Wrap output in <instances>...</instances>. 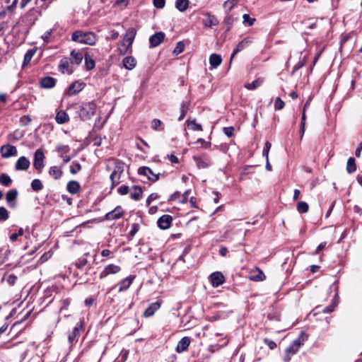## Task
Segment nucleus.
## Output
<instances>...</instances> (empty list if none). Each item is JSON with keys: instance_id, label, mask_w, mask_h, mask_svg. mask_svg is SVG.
Instances as JSON below:
<instances>
[{"instance_id": "obj_55", "label": "nucleus", "mask_w": 362, "mask_h": 362, "mask_svg": "<svg viewBox=\"0 0 362 362\" xmlns=\"http://www.w3.org/2000/svg\"><path fill=\"white\" fill-rule=\"evenodd\" d=\"M223 132L228 137H232L233 136L234 127H227L223 128Z\"/></svg>"}, {"instance_id": "obj_13", "label": "nucleus", "mask_w": 362, "mask_h": 362, "mask_svg": "<svg viewBox=\"0 0 362 362\" xmlns=\"http://www.w3.org/2000/svg\"><path fill=\"white\" fill-rule=\"evenodd\" d=\"M209 281L214 287H218L224 282V276L220 272H215L209 276Z\"/></svg>"}, {"instance_id": "obj_26", "label": "nucleus", "mask_w": 362, "mask_h": 362, "mask_svg": "<svg viewBox=\"0 0 362 362\" xmlns=\"http://www.w3.org/2000/svg\"><path fill=\"white\" fill-rule=\"evenodd\" d=\"M83 325L81 322L80 325L74 327L72 332L69 334L68 339L70 344H73L78 340V337L80 334V329H81Z\"/></svg>"}, {"instance_id": "obj_62", "label": "nucleus", "mask_w": 362, "mask_h": 362, "mask_svg": "<svg viewBox=\"0 0 362 362\" xmlns=\"http://www.w3.org/2000/svg\"><path fill=\"white\" fill-rule=\"evenodd\" d=\"M304 64H305L304 59L303 61L298 62V63L294 66L292 74H293L296 71H297L298 69L302 68L304 66Z\"/></svg>"}, {"instance_id": "obj_31", "label": "nucleus", "mask_w": 362, "mask_h": 362, "mask_svg": "<svg viewBox=\"0 0 362 362\" xmlns=\"http://www.w3.org/2000/svg\"><path fill=\"white\" fill-rule=\"evenodd\" d=\"M136 64V61L133 57H127L123 59V65L127 69H133Z\"/></svg>"}, {"instance_id": "obj_3", "label": "nucleus", "mask_w": 362, "mask_h": 362, "mask_svg": "<svg viewBox=\"0 0 362 362\" xmlns=\"http://www.w3.org/2000/svg\"><path fill=\"white\" fill-rule=\"evenodd\" d=\"M96 109V105L94 102L83 103L80 107L78 115L81 119L87 120L94 115Z\"/></svg>"}, {"instance_id": "obj_10", "label": "nucleus", "mask_w": 362, "mask_h": 362, "mask_svg": "<svg viewBox=\"0 0 362 362\" xmlns=\"http://www.w3.org/2000/svg\"><path fill=\"white\" fill-rule=\"evenodd\" d=\"M30 165V160L25 156H21L15 163V170L17 171H25Z\"/></svg>"}, {"instance_id": "obj_53", "label": "nucleus", "mask_w": 362, "mask_h": 362, "mask_svg": "<svg viewBox=\"0 0 362 362\" xmlns=\"http://www.w3.org/2000/svg\"><path fill=\"white\" fill-rule=\"evenodd\" d=\"M23 233H24V230L22 228H19L18 232L17 233H13L11 236H10V239L12 240V241H16L17 239H18V236H21L23 235Z\"/></svg>"}, {"instance_id": "obj_4", "label": "nucleus", "mask_w": 362, "mask_h": 362, "mask_svg": "<svg viewBox=\"0 0 362 362\" xmlns=\"http://www.w3.org/2000/svg\"><path fill=\"white\" fill-rule=\"evenodd\" d=\"M45 156L43 151L40 148L37 149L34 155L33 167L39 173H41L42 168L45 167Z\"/></svg>"}, {"instance_id": "obj_59", "label": "nucleus", "mask_w": 362, "mask_h": 362, "mask_svg": "<svg viewBox=\"0 0 362 362\" xmlns=\"http://www.w3.org/2000/svg\"><path fill=\"white\" fill-rule=\"evenodd\" d=\"M162 124V122L158 119H154L151 122V127L154 130H157L158 128Z\"/></svg>"}, {"instance_id": "obj_43", "label": "nucleus", "mask_w": 362, "mask_h": 362, "mask_svg": "<svg viewBox=\"0 0 362 362\" xmlns=\"http://www.w3.org/2000/svg\"><path fill=\"white\" fill-rule=\"evenodd\" d=\"M189 102H183L180 107V115L178 118L179 120H182L185 117L188 110H189Z\"/></svg>"}, {"instance_id": "obj_51", "label": "nucleus", "mask_w": 362, "mask_h": 362, "mask_svg": "<svg viewBox=\"0 0 362 362\" xmlns=\"http://www.w3.org/2000/svg\"><path fill=\"white\" fill-rule=\"evenodd\" d=\"M153 4L156 8L161 9L165 5V0H153Z\"/></svg>"}, {"instance_id": "obj_45", "label": "nucleus", "mask_w": 362, "mask_h": 362, "mask_svg": "<svg viewBox=\"0 0 362 362\" xmlns=\"http://www.w3.org/2000/svg\"><path fill=\"white\" fill-rule=\"evenodd\" d=\"M81 169V165L77 162H72L70 166V173L71 174H76Z\"/></svg>"}, {"instance_id": "obj_52", "label": "nucleus", "mask_w": 362, "mask_h": 362, "mask_svg": "<svg viewBox=\"0 0 362 362\" xmlns=\"http://www.w3.org/2000/svg\"><path fill=\"white\" fill-rule=\"evenodd\" d=\"M271 147H272L271 143L269 141H267L265 144V147L264 148L263 152H262L263 156L265 157L266 158H268V157H269V152Z\"/></svg>"}, {"instance_id": "obj_2", "label": "nucleus", "mask_w": 362, "mask_h": 362, "mask_svg": "<svg viewBox=\"0 0 362 362\" xmlns=\"http://www.w3.org/2000/svg\"><path fill=\"white\" fill-rule=\"evenodd\" d=\"M71 40L78 43L93 45L97 38L96 35L92 32L76 30L72 33Z\"/></svg>"}, {"instance_id": "obj_50", "label": "nucleus", "mask_w": 362, "mask_h": 362, "mask_svg": "<svg viewBox=\"0 0 362 362\" xmlns=\"http://www.w3.org/2000/svg\"><path fill=\"white\" fill-rule=\"evenodd\" d=\"M243 23H247L249 25H252L254 24V22L255 21V18H250V16L246 13L243 16Z\"/></svg>"}, {"instance_id": "obj_58", "label": "nucleus", "mask_w": 362, "mask_h": 362, "mask_svg": "<svg viewBox=\"0 0 362 362\" xmlns=\"http://www.w3.org/2000/svg\"><path fill=\"white\" fill-rule=\"evenodd\" d=\"M16 281L17 276L14 274H10L6 279V281L10 286H13L16 284Z\"/></svg>"}, {"instance_id": "obj_15", "label": "nucleus", "mask_w": 362, "mask_h": 362, "mask_svg": "<svg viewBox=\"0 0 362 362\" xmlns=\"http://www.w3.org/2000/svg\"><path fill=\"white\" fill-rule=\"evenodd\" d=\"M123 214L122 208L120 206H117L112 211L105 214V219L107 221H113L119 218Z\"/></svg>"}, {"instance_id": "obj_37", "label": "nucleus", "mask_w": 362, "mask_h": 362, "mask_svg": "<svg viewBox=\"0 0 362 362\" xmlns=\"http://www.w3.org/2000/svg\"><path fill=\"white\" fill-rule=\"evenodd\" d=\"M187 126L189 128L192 129L193 131H202V127L201 124H198L196 122V119H189L187 120Z\"/></svg>"}, {"instance_id": "obj_30", "label": "nucleus", "mask_w": 362, "mask_h": 362, "mask_svg": "<svg viewBox=\"0 0 362 362\" xmlns=\"http://www.w3.org/2000/svg\"><path fill=\"white\" fill-rule=\"evenodd\" d=\"M130 197L132 199L139 200L142 197V189L141 187L136 185L133 186L130 192Z\"/></svg>"}, {"instance_id": "obj_54", "label": "nucleus", "mask_w": 362, "mask_h": 362, "mask_svg": "<svg viewBox=\"0 0 362 362\" xmlns=\"http://www.w3.org/2000/svg\"><path fill=\"white\" fill-rule=\"evenodd\" d=\"M88 263V260L86 259V258H81L79 259L76 263V266L78 268V269H81L83 268V267H85Z\"/></svg>"}, {"instance_id": "obj_63", "label": "nucleus", "mask_w": 362, "mask_h": 362, "mask_svg": "<svg viewBox=\"0 0 362 362\" xmlns=\"http://www.w3.org/2000/svg\"><path fill=\"white\" fill-rule=\"evenodd\" d=\"M196 143H200L202 144V145L203 146L204 148H209L210 146H211V143L209 142V141H206L204 139H199Z\"/></svg>"}, {"instance_id": "obj_27", "label": "nucleus", "mask_w": 362, "mask_h": 362, "mask_svg": "<svg viewBox=\"0 0 362 362\" xmlns=\"http://www.w3.org/2000/svg\"><path fill=\"white\" fill-rule=\"evenodd\" d=\"M66 189L72 194H76L80 189V185L77 181L71 180L67 183Z\"/></svg>"}, {"instance_id": "obj_35", "label": "nucleus", "mask_w": 362, "mask_h": 362, "mask_svg": "<svg viewBox=\"0 0 362 362\" xmlns=\"http://www.w3.org/2000/svg\"><path fill=\"white\" fill-rule=\"evenodd\" d=\"M36 51H37L36 48H33V49L28 50V52L25 53V54L24 56L23 66H25V65H27L28 64L30 63L31 59L35 54Z\"/></svg>"}, {"instance_id": "obj_19", "label": "nucleus", "mask_w": 362, "mask_h": 362, "mask_svg": "<svg viewBox=\"0 0 362 362\" xmlns=\"http://www.w3.org/2000/svg\"><path fill=\"white\" fill-rule=\"evenodd\" d=\"M134 278L135 277L134 276H129L122 280L117 285L119 287L118 291L122 292L127 290L132 284Z\"/></svg>"}, {"instance_id": "obj_11", "label": "nucleus", "mask_w": 362, "mask_h": 362, "mask_svg": "<svg viewBox=\"0 0 362 362\" xmlns=\"http://www.w3.org/2000/svg\"><path fill=\"white\" fill-rule=\"evenodd\" d=\"M121 270V268L118 265L115 264H108L106 266L100 274V279H103L107 277L110 274H115L118 273Z\"/></svg>"}, {"instance_id": "obj_1", "label": "nucleus", "mask_w": 362, "mask_h": 362, "mask_svg": "<svg viewBox=\"0 0 362 362\" xmlns=\"http://www.w3.org/2000/svg\"><path fill=\"white\" fill-rule=\"evenodd\" d=\"M308 339V336L304 332H301L298 337L295 339L288 347L285 350V356H284V362H289L291 359V356L295 355L299 348L304 344V342Z\"/></svg>"}, {"instance_id": "obj_32", "label": "nucleus", "mask_w": 362, "mask_h": 362, "mask_svg": "<svg viewBox=\"0 0 362 362\" xmlns=\"http://www.w3.org/2000/svg\"><path fill=\"white\" fill-rule=\"evenodd\" d=\"M189 4V0H176L175 6L179 11L184 12L188 8Z\"/></svg>"}, {"instance_id": "obj_22", "label": "nucleus", "mask_w": 362, "mask_h": 362, "mask_svg": "<svg viewBox=\"0 0 362 362\" xmlns=\"http://www.w3.org/2000/svg\"><path fill=\"white\" fill-rule=\"evenodd\" d=\"M252 42V40L249 37L244 38L243 40H241L238 45L236 46L235 49H234L230 59H232L234 56L239 52L244 49L246 47H247L249 45H250Z\"/></svg>"}, {"instance_id": "obj_44", "label": "nucleus", "mask_w": 362, "mask_h": 362, "mask_svg": "<svg viewBox=\"0 0 362 362\" xmlns=\"http://www.w3.org/2000/svg\"><path fill=\"white\" fill-rule=\"evenodd\" d=\"M309 209L308 204L305 202H300L297 204V210L299 213L303 214L308 212Z\"/></svg>"}, {"instance_id": "obj_14", "label": "nucleus", "mask_w": 362, "mask_h": 362, "mask_svg": "<svg viewBox=\"0 0 362 362\" xmlns=\"http://www.w3.org/2000/svg\"><path fill=\"white\" fill-rule=\"evenodd\" d=\"M165 33L163 32H157L149 38L150 47H156L160 45L165 39Z\"/></svg>"}, {"instance_id": "obj_25", "label": "nucleus", "mask_w": 362, "mask_h": 362, "mask_svg": "<svg viewBox=\"0 0 362 362\" xmlns=\"http://www.w3.org/2000/svg\"><path fill=\"white\" fill-rule=\"evenodd\" d=\"M160 307V304L158 301L151 303L144 311V317H151L153 315L155 312L158 310Z\"/></svg>"}, {"instance_id": "obj_40", "label": "nucleus", "mask_w": 362, "mask_h": 362, "mask_svg": "<svg viewBox=\"0 0 362 362\" xmlns=\"http://www.w3.org/2000/svg\"><path fill=\"white\" fill-rule=\"evenodd\" d=\"M31 188L35 192H38L42 189L43 185L40 180L34 179L30 184Z\"/></svg>"}, {"instance_id": "obj_23", "label": "nucleus", "mask_w": 362, "mask_h": 362, "mask_svg": "<svg viewBox=\"0 0 362 362\" xmlns=\"http://www.w3.org/2000/svg\"><path fill=\"white\" fill-rule=\"evenodd\" d=\"M71 59H69L71 63L74 65H79L83 60V55L79 51L73 50L70 54Z\"/></svg>"}, {"instance_id": "obj_21", "label": "nucleus", "mask_w": 362, "mask_h": 362, "mask_svg": "<svg viewBox=\"0 0 362 362\" xmlns=\"http://www.w3.org/2000/svg\"><path fill=\"white\" fill-rule=\"evenodd\" d=\"M190 339L188 337L182 338L177 343L176 351L177 353H182L188 349Z\"/></svg>"}, {"instance_id": "obj_60", "label": "nucleus", "mask_w": 362, "mask_h": 362, "mask_svg": "<svg viewBox=\"0 0 362 362\" xmlns=\"http://www.w3.org/2000/svg\"><path fill=\"white\" fill-rule=\"evenodd\" d=\"M158 195L157 194H156V193H153V194H150V195L148 197L147 199H146V205H147V206H149V205L151 204V203L153 200H155V199H158Z\"/></svg>"}, {"instance_id": "obj_56", "label": "nucleus", "mask_w": 362, "mask_h": 362, "mask_svg": "<svg viewBox=\"0 0 362 362\" xmlns=\"http://www.w3.org/2000/svg\"><path fill=\"white\" fill-rule=\"evenodd\" d=\"M139 229V226L137 223H133L129 231V235L134 237Z\"/></svg>"}, {"instance_id": "obj_61", "label": "nucleus", "mask_w": 362, "mask_h": 362, "mask_svg": "<svg viewBox=\"0 0 362 362\" xmlns=\"http://www.w3.org/2000/svg\"><path fill=\"white\" fill-rule=\"evenodd\" d=\"M129 187L128 186H126V185H122L119 189H118V192L121 194V195H125L127 194H128L129 192Z\"/></svg>"}, {"instance_id": "obj_29", "label": "nucleus", "mask_w": 362, "mask_h": 362, "mask_svg": "<svg viewBox=\"0 0 362 362\" xmlns=\"http://www.w3.org/2000/svg\"><path fill=\"white\" fill-rule=\"evenodd\" d=\"M40 85L45 88H51L55 86V79L52 77H45L41 79Z\"/></svg>"}, {"instance_id": "obj_28", "label": "nucleus", "mask_w": 362, "mask_h": 362, "mask_svg": "<svg viewBox=\"0 0 362 362\" xmlns=\"http://www.w3.org/2000/svg\"><path fill=\"white\" fill-rule=\"evenodd\" d=\"M49 175L54 180H59L63 175V171L57 166H52L49 169Z\"/></svg>"}, {"instance_id": "obj_57", "label": "nucleus", "mask_w": 362, "mask_h": 362, "mask_svg": "<svg viewBox=\"0 0 362 362\" xmlns=\"http://www.w3.org/2000/svg\"><path fill=\"white\" fill-rule=\"evenodd\" d=\"M71 303L70 298H65L62 300V307L60 310H66Z\"/></svg>"}, {"instance_id": "obj_47", "label": "nucleus", "mask_w": 362, "mask_h": 362, "mask_svg": "<svg viewBox=\"0 0 362 362\" xmlns=\"http://www.w3.org/2000/svg\"><path fill=\"white\" fill-rule=\"evenodd\" d=\"M185 45L182 41H180L177 43L174 50L173 54L177 55L182 53L184 51Z\"/></svg>"}, {"instance_id": "obj_5", "label": "nucleus", "mask_w": 362, "mask_h": 362, "mask_svg": "<svg viewBox=\"0 0 362 362\" xmlns=\"http://www.w3.org/2000/svg\"><path fill=\"white\" fill-rule=\"evenodd\" d=\"M124 172V165L122 163H117L113 171L112 172L110 175V180L112 182V187H114L115 186L117 185L120 182V179L122 174Z\"/></svg>"}, {"instance_id": "obj_64", "label": "nucleus", "mask_w": 362, "mask_h": 362, "mask_svg": "<svg viewBox=\"0 0 362 362\" xmlns=\"http://www.w3.org/2000/svg\"><path fill=\"white\" fill-rule=\"evenodd\" d=\"M178 199H182V194L179 192H175L170 196V200H176Z\"/></svg>"}, {"instance_id": "obj_39", "label": "nucleus", "mask_w": 362, "mask_h": 362, "mask_svg": "<svg viewBox=\"0 0 362 362\" xmlns=\"http://www.w3.org/2000/svg\"><path fill=\"white\" fill-rule=\"evenodd\" d=\"M356 170V165L355 159L354 158H349L347 160L346 171L349 173H352Z\"/></svg>"}, {"instance_id": "obj_36", "label": "nucleus", "mask_w": 362, "mask_h": 362, "mask_svg": "<svg viewBox=\"0 0 362 362\" xmlns=\"http://www.w3.org/2000/svg\"><path fill=\"white\" fill-rule=\"evenodd\" d=\"M194 160L196 161V164L199 169L206 168L209 166V160H203L199 157L194 156Z\"/></svg>"}, {"instance_id": "obj_33", "label": "nucleus", "mask_w": 362, "mask_h": 362, "mask_svg": "<svg viewBox=\"0 0 362 362\" xmlns=\"http://www.w3.org/2000/svg\"><path fill=\"white\" fill-rule=\"evenodd\" d=\"M264 82V78H258L253 81L252 83H248L245 85V87L248 90H255L259 87Z\"/></svg>"}, {"instance_id": "obj_7", "label": "nucleus", "mask_w": 362, "mask_h": 362, "mask_svg": "<svg viewBox=\"0 0 362 362\" xmlns=\"http://www.w3.org/2000/svg\"><path fill=\"white\" fill-rule=\"evenodd\" d=\"M0 153L4 158H8L17 156L18 150L15 146L5 144L0 148Z\"/></svg>"}, {"instance_id": "obj_42", "label": "nucleus", "mask_w": 362, "mask_h": 362, "mask_svg": "<svg viewBox=\"0 0 362 362\" xmlns=\"http://www.w3.org/2000/svg\"><path fill=\"white\" fill-rule=\"evenodd\" d=\"M70 148L67 145L58 144L56 147V151L59 154L60 156L69 153Z\"/></svg>"}, {"instance_id": "obj_49", "label": "nucleus", "mask_w": 362, "mask_h": 362, "mask_svg": "<svg viewBox=\"0 0 362 362\" xmlns=\"http://www.w3.org/2000/svg\"><path fill=\"white\" fill-rule=\"evenodd\" d=\"M284 102L280 98H276L274 105L275 110H280L284 108Z\"/></svg>"}, {"instance_id": "obj_41", "label": "nucleus", "mask_w": 362, "mask_h": 362, "mask_svg": "<svg viewBox=\"0 0 362 362\" xmlns=\"http://www.w3.org/2000/svg\"><path fill=\"white\" fill-rule=\"evenodd\" d=\"M11 183L12 180L8 175L3 173L0 175V185L5 187H8L11 185Z\"/></svg>"}, {"instance_id": "obj_46", "label": "nucleus", "mask_w": 362, "mask_h": 362, "mask_svg": "<svg viewBox=\"0 0 362 362\" xmlns=\"http://www.w3.org/2000/svg\"><path fill=\"white\" fill-rule=\"evenodd\" d=\"M8 211L4 206H0V221H4L8 218Z\"/></svg>"}, {"instance_id": "obj_12", "label": "nucleus", "mask_w": 362, "mask_h": 362, "mask_svg": "<svg viewBox=\"0 0 362 362\" xmlns=\"http://www.w3.org/2000/svg\"><path fill=\"white\" fill-rule=\"evenodd\" d=\"M85 87V83L83 82L75 81L70 85L67 89L66 94L68 95H74L81 91Z\"/></svg>"}, {"instance_id": "obj_34", "label": "nucleus", "mask_w": 362, "mask_h": 362, "mask_svg": "<svg viewBox=\"0 0 362 362\" xmlns=\"http://www.w3.org/2000/svg\"><path fill=\"white\" fill-rule=\"evenodd\" d=\"M55 119L58 124H64L69 120V117L64 111H59Z\"/></svg>"}, {"instance_id": "obj_17", "label": "nucleus", "mask_w": 362, "mask_h": 362, "mask_svg": "<svg viewBox=\"0 0 362 362\" xmlns=\"http://www.w3.org/2000/svg\"><path fill=\"white\" fill-rule=\"evenodd\" d=\"M266 276L264 272L258 267L252 270L250 279L254 281H262L265 280Z\"/></svg>"}, {"instance_id": "obj_8", "label": "nucleus", "mask_w": 362, "mask_h": 362, "mask_svg": "<svg viewBox=\"0 0 362 362\" xmlns=\"http://www.w3.org/2000/svg\"><path fill=\"white\" fill-rule=\"evenodd\" d=\"M59 70L62 74L70 75L74 72V69L70 60L67 57H65L60 60Z\"/></svg>"}, {"instance_id": "obj_24", "label": "nucleus", "mask_w": 362, "mask_h": 362, "mask_svg": "<svg viewBox=\"0 0 362 362\" xmlns=\"http://www.w3.org/2000/svg\"><path fill=\"white\" fill-rule=\"evenodd\" d=\"M222 62V58L220 54H212L209 57V64L211 69H216Z\"/></svg>"}, {"instance_id": "obj_6", "label": "nucleus", "mask_w": 362, "mask_h": 362, "mask_svg": "<svg viewBox=\"0 0 362 362\" xmlns=\"http://www.w3.org/2000/svg\"><path fill=\"white\" fill-rule=\"evenodd\" d=\"M138 173L140 175L146 177L147 180L152 182H156L158 180L160 175V173H155L151 168L146 166L140 167L138 169Z\"/></svg>"}, {"instance_id": "obj_38", "label": "nucleus", "mask_w": 362, "mask_h": 362, "mask_svg": "<svg viewBox=\"0 0 362 362\" xmlns=\"http://www.w3.org/2000/svg\"><path fill=\"white\" fill-rule=\"evenodd\" d=\"M85 66L87 70H91L95 67V61L86 53L84 57Z\"/></svg>"}, {"instance_id": "obj_9", "label": "nucleus", "mask_w": 362, "mask_h": 362, "mask_svg": "<svg viewBox=\"0 0 362 362\" xmlns=\"http://www.w3.org/2000/svg\"><path fill=\"white\" fill-rule=\"evenodd\" d=\"M135 36L136 30L134 28H130L127 30L122 40V45L126 47V49H129V47L132 46Z\"/></svg>"}, {"instance_id": "obj_18", "label": "nucleus", "mask_w": 362, "mask_h": 362, "mask_svg": "<svg viewBox=\"0 0 362 362\" xmlns=\"http://www.w3.org/2000/svg\"><path fill=\"white\" fill-rule=\"evenodd\" d=\"M204 16L206 18L203 20V24L206 27L211 28L212 26L216 25L218 24V21L216 16L211 15L210 13H204Z\"/></svg>"}, {"instance_id": "obj_48", "label": "nucleus", "mask_w": 362, "mask_h": 362, "mask_svg": "<svg viewBox=\"0 0 362 362\" xmlns=\"http://www.w3.org/2000/svg\"><path fill=\"white\" fill-rule=\"evenodd\" d=\"M237 1L238 0H227L225 1L223 6L226 10L230 11L236 4Z\"/></svg>"}, {"instance_id": "obj_16", "label": "nucleus", "mask_w": 362, "mask_h": 362, "mask_svg": "<svg viewBox=\"0 0 362 362\" xmlns=\"http://www.w3.org/2000/svg\"><path fill=\"white\" fill-rule=\"evenodd\" d=\"M173 218L170 215H163L158 220V226L161 229H168L170 227Z\"/></svg>"}, {"instance_id": "obj_20", "label": "nucleus", "mask_w": 362, "mask_h": 362, "mask_svg": "<svg viewBox=\"0 0 362 362\" xmlns=\"http://www.w3.org/2000/svg\"><path fill=\"white\" fill-rule=\"evenodd\" d=\"M18 196V191L17 189H13L9 191H8L6 194V199L11 207H15L16 203L15 201Z\"/></svg>"}]
</instances>
